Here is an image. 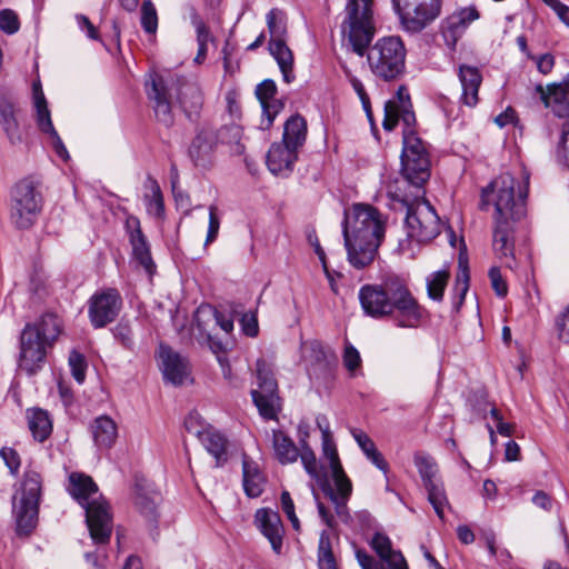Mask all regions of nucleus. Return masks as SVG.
I'll return each mask as SVG.
<instances>
[{"label": "nucleus", "instance_id": "6ab92c4d", "mask_svg": "<svg viewBox=\"0 0 569 569\" xmlns=\"http://www.w3.org/2000/svg\"><path fill=\"white\" fill-rule=\"evenodd\" d=\"M159 357L161 360L160 369L166 381L173 386H182L192 381L187 358L162 343L159 347Z\"/></svg>", "mask_w": 569, "mask_h": 569}, {"label": "nucleus", "instance_id": "37998d69", "mask_svg": "<svg viewBox=\"0 0 569 569\" xmlns=\"http://www.w3.org/2000/svg\"><path fill=\"white\" fill-rule=\"evenodd\" d=\"M33 108L36 111V123L40 132L48 136L57 131L51 119L48 101L42 102L40 100V102L33 103Z\"/></svg>", "mask_w": 569, "mask_h": 569}, {"label": "nucleus", "instance_id": "49530a36", "mask_svg": "<svg viewBox=\"0 0 569 569\" xmlns=\"http://www.w3.org/2000/svg\"><path fill=\"white\" fill-rule=\"evenodd\" d=\"M201 315L212 316L214 321H216V325L219 326L226 333H230L233 330V320H232V318L229 315H227V313H224L222 311H219L214 307H211V306H200L197 309V319Z\"/></svg>", "mask_w": 569, "mask_h": 569}, {"label": "nucleus", "instance_id": "4d7b16f0", "mask_svg": "<svg viewBox=\"0 0 569 569\" xmlns=\"http://www.w3.org/2000/svg\"><path fill=\"white\" fill-rule=\"evenodd\" d=\"M342 359L345 367L351 372L361 365L360 353L351 343L346 345Z\"/></svg>", "mask_w": 569, "mask_h": 569}, {"label": "nucleus", "instance_id": "dca6fc26", "mask_svg": "<svg viewBox=\"0 0 569 569\" xmlns=\"http://www.w3.org/2000/svg\"><path fill=\"white\" fill-rule=\"evenodd\" d=\"M122 308V297L116 288L94 292L88 301V317L94 329L113 322Z\"/></svg>", "mask_w": 569, "mask_h": 569}, {"label": "nucleus", "instance_id": "aec40b11", "mask_svg": "<svg viewBox=\"0 0 569 569\" xmlns=\"http://www.w3.org/2000/svg\"><path fill=\"white\" fill-rule=\"evenodd\" d=\"M126 229L132 248V258L146 273L153 276L157 267L151 256L149 242L141 230L139 219L129 217L126 220Z\"/></svg>", "mask_w": 569, "mask_h": 569}, {"label": "nucleus", "instance_id": "58836bf2", "mask_svg": "<svg viewBox=\"0 0 569 569\" xmlns=\"http://www.w3.org/2000/svg\"><path fill=\"white\" fill-rule=\"evenodd\" d=\"M448 280L449 271L446 269L430 273L426 280L428 297L433 301H442Z\"/></svg>", "mask_w": 569, "mask_h": 569}, {"label": "nucleus", "instance_id": "412c9836", "mask_svg": "<svg viewBox=\"0 0 569 569\" xmlns=\"http://www.w3.org/2000/svg\"><path fill=\"white\" fill-rule=\"evenodd\" d=\"M218 134L209 127L199 129L192 139L188 156L194 166L208 168L211 166L218 146Z\"/></svg>", "mask_w": 569, "mask_h": 569}, {"label": "nucleus", "instance_id": "79ce46f5", "mask_svg": "<svg viewBox=\"0 0 569 569\" xmlns=\"http://www.w3.org/2000/svg\"><path fill=\"white\" fill-rule=\"evenodd\" d=\"M218 142L226 144H234V151L241 153L244 149L242 144H240V140L242 137V128L237 123L224 124L218 131Z\"/></svg>", "mask_w": 569, "mask_h": 569}, {"label": "nucleus", "instance_id": "4be33fe9", "mask_svg": "<svg viewBox=\"0 0 569 569\" xmlns=\"http://www.w3.org/2000/svg\"><path fill=\"white\" fill-rule=\"evenodd\" d=\"M17 99L7 89L0 90V127L13 146L23 142V134L17 118Z\"/></svg>", "mask_w": 569, "mask_h": 569}, {"label": "nucleus", "instance_id": "cd10ccee", "mask_svg": "<svg viewBox=\"0 0 569 569\" xmlns=\"http://www.w3.org/2000/svg\"><path fill=\"white\" fill-rule=\"evenodd\" d=\"M380 560L386 563L387 569H409L408 563L400 551L392 549L390 538L381 532H376L370 541Z\"/></svg>", "mask_w": 569, "mask_h": 569}, {"label": "nucleus", "instance_id": "2eb2a0df", "mask_svg": "<svg viewBox=\"0 0 569 569\" xmlns=\"http://www.w3.org/2000/svg\"><path fill=\"white\" fill-rule=\"evenodd\" d=\"M302 359L311 381L328 387L335 379L337 358L319 340L305 341L301 345Z\"/></svg>", "mask_w": 569, "mask_h": 569}, {"label": "nucleus", "instance_id": "0eeeda50", "mask_svg": "<svg viewBox=\"0 0 569 569\" xmlns=\"http://www.w3.org/2000/svg\"><path fill=\"white\" fill-rule=\"evenodd\" d=\"M62 330V322L54 313H44L36 322L27 323L20 333L18 367L27 376L39 372Z\"/></svg>", "mask_w": 569, "mask_h": 569}, {"label": "nucleus", "instance_id": "8fccbe9b", "mask_svg": "<svg viewBox=\"0 0 569 569\" xmlns=\"http://www.w3.org/2000/svg\"><path fill=\"white\" fill-rule=\"evenodd\" d=\"M469 288L468 269L465 267L461 272L457 274L453 286V307L458 310L465 301L466 293Z\"/></svg>", "mask_w": 569, "mask_h": 569}, {"label": "nucleus", "instance_id": "13d9d810", "mask_svg": "<svg viewBox=\"0 0 569 569\" xmlns=\"http://www.w3.org/2000/svg\"><path fill=\"white\" fill-rule=\"evenodd\" d=\"M220 229V218L217 214V207L210 206L209 207V223H208V232L204 244H209L213 242L219 233Z\"/></svg>", "mask_w": 569, "mask_h": 569}, {"label": "nucleus", "instance_id": "c756f323", "mask_svg": "<svg viewBox=\"0 0 569 569\" xmlns=\"http://www.w3.org/2000/svg\"><path fill=\"white\" fill-rule=\"evenodd\" d=\"M266 477L259 465L247 455L242 456V486L249 498H257L263 492Z\"/></svg>", "mask_w": 569, "mask_h": 569}, {"label": "nucleus", "instance_id": "6e6552de", "mask_svg": "<svg viewBox=\"0 0 569 569\" xmlns=\"http://www.w3.org/2000/svg\"><path fill=\"white\" fill-rule=\"evenodd\" d=\"M71 497L84 509L86 522L94 543H107L112 532V517L108 502L102 499L91 477L72 472L67 488Z\"/></svg>", "mask_w": 569, "mask_h": 569}, {"label": "nucleus", "instance_id": "603ef678", "mask_svg": "<svg viewBox=\"0 0 569 569\" xmlns=\"http://www.w3.org/2000/svg\"><path fill=\"white\" fill-rule=\"evenodd\" d=\"M20 29L18 14L11 9L0 10V30L6 34H14Z\"/></svg>", "mask_w": 569, "mask_h": 569}, {"label": "nucleus", "instance_id": "f3484780", "mask_svg": "<svg viewBox=\"0 0 569 569\" xmlns=\"http://www.w3.org/2000/svg\"><path fill=\"white\" fill-rule=\"evenodd\" d=\"M479 11L475 6L460 8L440 22V33L448 49L456 50L458 41L463 37L469 26L478 20Z\"/></svg>", "mask_w": 569, "mask_h": 569}, {"label": "nucleus", "instance_id": "bf43d9fd", "mask_svg": "<svg viewBox=\"0 0 569 569\" xmlns=\"http://www.w3.org/2000/svg\"><path fill=\"white\" fill-rule=\"evenodd\" d=\"M558 337L565 343H569V305L556 318Z\"/></svg>", "mask_w": 569, "mask_h": 569}, {"label": "nucleus", "instance_id": "e2e57ef3", "mask_svg": "<svg viewBox=\"0 0 569 569\" xmlns=\"http://www.w3.org/2000/svg\"><path fill=\"white\" fill-rule=\"evenodd\" d=\"M530 60H532L536 63L537 70L543 76L549 74L552 71L556 63V59L551 53H543L539 56L533 54V57Z\"/></svg>", "mask_w": 569, "mask_h": 569}, {"label": "nucleus", "instance_id": "9d476101", "mask_svg": "<svg viewBox=\"0 0 569 569\" xmlns=\"http://www.w3.org/2000/svg\"><path fill=\"white\" fill-rule=\"evenodd\" d=\"M42 478L36 470H26L20 488L13 497L16 530L19 536H29L38 523Z\"/></svg>", "mask_w": 569, "mask_h": 569}, {"label": "nucleus", "instance_id": "338daca9", "mask_svg": "<svg viewBox=\"0 0 569 569\" xmlns=\"http://www.w3.org/2000/svg\"><path fill=\"white\" fill-rule=\"evenodd\" d=\"M242 331L248 337H256L259 332L257 316L252 312L244 313L240 320Z\"/></svg>", "mask_w": 569, "mask_h": 569}, {"label": "nucleus", "instance_id": "09e8293b", "mask_svg": "<svg viewBox=\"0 0 569 569\" xmlns=\"http://www.w3.org/2000/svg\"><path fill=\"white\" fill-rule=\"evenodd\" d=\"M68 362L72 377L78 383H82L84 381L87 370V361L84 356L78 350L73 349L69 353Z\"/></svg>", "mask_w": 569, "mask_h": 569}, {"label": "nucleus", "instance_id": "de8ad7c7", "mask_svg": "<svg viewBox=\"0 0 569 569\" xmlns=\"http://www.w3.org/2000/svg\"><path fill=\"white\" fill-rule=\"evenodd\" d=\"M136 506L139 509L140 513L147 519V521L157 527L158 523V513L156 502L152 498L146 496L144 493L137 492Z\"/></svg>", "mask_w": 569, "mask_h": 569}, {"label": "nucleus", "instance_id": "4c0bfd02", "mask_svg": "<svg viewBox=\"0 0 569 569\" xmlns=\"http://www.w3.org/2000/svg\"><path fill=\"white\" fill-rule=\"evenodd\" d=\"M413 460L425 487L439 481L437 478L438 466L432 457L429 455L417 453L415 455Z\"/></svg>", "mask_w": 569, "mask_h": 569}, {"label": "nucleus", "instance_id": "423d86ee", "mask_svg": "<svg viewBox=\"0 0 569 569\" xmlns=\"http://www.w3.org/2000/svg\"><path fill=\"white\" fill-rule=\"evenodd\" d=\"M420 191L408 194L398 182L388 186L387 194L391 207L405 210L406 239L400 240L399 250L413 253V244H423L433 240L441 232V222L435 208L427 200L419 199Z\"/></svg>", "mask_w": 569, "mask_h": 569}, {"label": "nucleus", "instance_id": "e433bc0d", "mask_svg": "<svg viewBox=\"0 0 569 569\" xmlns=\"http://www.w3.org/2000/svg\"><path fill=\"white\" fill-rule=\"evenodd\" d=\"M146 188L150 190V193L144 196L148 213L157 218H162L164 214V202L158 181L151 176H148L146 180Z\"/></svg>", "mask_w": 569, "mask_h": 569}, {"label": "nucleus", "instance_id": "774afa93", "mask_svg": "<svg viewBox=\"0 0 569 569\" xmlns=\"http://www.w3.org/2000/svg\"><path fill=\"white\" fill-rule=\"evenodd\" d=\"M546 6L555 11L559 20L569 27V7L560 0H541Z\"/></svg>", "mask_w": 569, "mask_h": 569}, {"label": "nucleus", "instance_id": "a878e982", "mask_svg": "<svg viewBox=\"0 0 569 569\" xmlns=\"http://www.w3.org/2000/svg\"><path fill=\"white\" fill-rule=\"evenodd\" d=\"M458 78L461 84L460 102L467 107H476L479 101V88L482 82V74L478 67L460 64Z\"/></svg>", "mask_w": 569, "mask_h": 569}, {"label": "nucleus", "instance_id": "69168bd1", "mask_svg": "<svg viewBox=\"0 0 569 569\" xmlns=\"http://www.w3.org/2000/svg\"><path fill=\"white\" fill-rule=\"evenodd\" d=\"M356 558L361 569H387L386 563H383L382 561H376L373 557H371L365 550H356Z\"/></svg>", "mask_w": 569, "mask_h": 569}, {"label": "nucleus", "instance_id": "7c9ffc66", "mask_svg": "<svg viewBox=\"0 0 569 569\" xmlns=\"http://www.w3.org/2000/svg\"><path fill=\"white\" fill-rule=\"evenodd\" d=\"M271 442L274 457L279 463L290 465L298 460L300 448H298L291 437L283 430L272 429Z\"/></svg>", "mask_w": 569, "mask_h": 569}, {"label": "nucleus", "instance_id": "ea45409f", "mask_svg": "<svg viewBox=\"0 0 569 569\" xmlns=\"http://www.w3.org/2000/svg\"><path fill=\"white\" fill-rule=\"evenodd\" d=\"M319 569H338L327 530L321 531L318 546Z\"/></svg>", "mask_w": 569, "mask_h": 569}, {"label": "nucleus", "instance_id": "a211bd4d", "mask_svg": "<svg viewBox=\"0 0 569 569\" xmlns=\"http://www.w3.org/2000/svg\"><path fill=\"white\" fill-rule=\"evenodd\" d=\"M535 96L556 117L569 119V78L561 82L548 83L546 87L541 83L536 84Z\"/></svg>", "mask_w": 569, "mask_h": 569}, {"label": "nucleus", "instance_id": "20e7f679", "mask_svg": "<svg viewBox=\"0 0 569 569\" xmlns=\"http://www.w3.org/2000/svg\"><path fill=\"white\" fill-rule=\"evenodd\" d=\"M358 297L366 316L390 317L399 328H417L423 318L425 309L398 277L388 278L381 284H363Z\"/></svg>", "mask_w": 569, "mask_h": 569}, {"label": "nucleus", "instance_id": "c9c22d12", "mask_svg": "<svg viewBox=\"0 0 569 569\" xmlns=\"http://www.w3.org/2000/svg\"><path fill=\"white\" fill-rule=\"evenodd\" d=\"M28 426L34 440L43 442L52 432V423L46 410L28 411Z\"/></svg>", "mask_w": 569, "mask_h": 569}, {"label": "nucleus", "instance_id": "bb28decb", "mask_svg": "<svg viewBox=\"0 0 569 569\" xmlns=\"http://www.w3.org/2000/svg\"><path fill=\"white\" fill-rule=\"evenodd\" d=\"M298 150L282 142L272 143L267 153V166L273 174L291 172L298 159Z\"/></svg>", "mask_w": 569, "mask_h": 569}, {"label": "nucleus", "instance_id": "b1692460", "mask_svg": "<svg viewBox=\"0 0 569 569\" xmlns=\"http://www.w3.org/2000/svg\"><path fill=\"white\" fill-rule=\"evenodd\" d=\"M254 518L259 530L269 540L272 550L277 555L281 553L284 529L278 512L261 508L257 510Z\"/></svg>", "mask_w": 569, "mask_h": 569}, {"label": "nucleus", "instance_id": "864d4df0", "mask_svg": "<svg viewBox=\"0 0 569 569\" xmlns=\"http://www.w3.org/2000/svg\"><path fill=\"white\" fill-rule=\"evenodd\" d=\"M190 19L191 24L196 30L197 43L208 44V42L213 41V37L211 36L208 26L197 11H192Z\"/></svg>", "mask_w": 569, "mask_h": 569}, {"label": "nucleus", "instance_id": "3c124183", "mask_svg": "<svg viewBox=\"0 0 569 569\" xmlns=\"http://www.w3.org/2000/svg\"><path fill=\"white\" fill-rule=\"evenodd\" d=\"M558 161L569 168V118L561 126V136L557 146Z\"/></svg>", "mask_w": 569, "mask_h": 569}, {"label": "nucleus", "instance_id": "680f3d73", "mask_svg": "<svg viewBox=\"0 0 569 569\" xmlns=\"http://www.w3.org/2000/svg\"><path fill=\"white\" fill-rule=\"evenodd\" d=\"M489 278L491 281L492 289L497 293V296L503 298L508 293V286L503 280L500 269L498 267H492L489 270Z\"/></svg>", "mask_w": 569, "mask_h": 569}, {"label": "nucleus", "instance_id": "393cba45", "mask_svg": "<svg viewBox=\"0 0 569 569\" xmlns=\"http://www.w3.org/2000/svg\"><path fill=\"white\" fill-rule=\"evenodd\" d=\"M316 426L321 432V451L322 459L328 461L332 469L336 478H342V465L339 459L337 446L330 430V422L326 415L319 413L316 417Z\"/></svg>", "mask_w": 569, "mask_h": 569}, {"label": "nucleus", "instance_id": "473e14b6", "mask_svg": "<svg viewBox=\"0 0 569 569\" xmlns=\"http://www.w3.org/2000/svg\"><path fill=\"white\" fill-rule=\"evenodd\" d=\"M178 101L186 116L192 120L197 118L203 106V94L194 83H183L178 91Z\"/></svg>", "mask_w": 569, "mask_h": 569}, {"label": "nucleus", "instance_id": "5701e85b", "mask_svg": "<svg viewBox=\"0 0 569 569\" xmlns=\"http://www.w3.org/2000/svg\"><path fill=\"white\" fill-rule=\"evenodd\" d=\"M277 84L272 79H266L260 82L256 88V96L262 108L263 129H269L276 117L281 112L284 107L282 100L276 98Z\"/></svg>", "mask_w": 569, "mask_h": 569}, {"label": "nucleus", "instance_id": "a19ab883", "mask_svg": "<svg viewBox=\"0 0 569 569\" xmlns=\"http://www.w3.org/2000/svg\"><path fill=\"white\" fill-rule=\"evenodd\" d=\"M428 492V500L440 519L445 517V508L448 506V498L443 483L439 480L425 487Z\"/></svg>", "mask_w": 569, "mask_h": 569}, {"label": "nucleus", "instance_id": "f704fd0d", "mask_svg": "<svg viewBox=\"0 0 569 569\" xmlns=\"http://www.w3.org/2000/svg\"><path fill=\"white\" fill-rule=\"evenodd\" d=\"M307 137V121L300 114L291 116L283 126L282 143L298 150Z\"/></svg>", "mask_w": 569, "mask_h": 569}, {"label": "nucleus", "instance_id": "5fc2aeb1", "mask_svg": "<svg viewBox=\"0 0 569 569\" xmlns=\"http://www.w3.org/2000/svg\"><path fill=\"white\" fill-rule=\"evenodd\" d=\"M280 502L282 511L286 513L287 518L290 520L292 528L298 531L300 529V522L295 511L293 500L288 491H282L280 496Z\"/></svg>", "mask_w": 569, "mask_h": 569}, {"label": "nucleus", "instance_id": "1a4fd4ad", "mask_svg": "<svg viewBox=\"0 0 569 569\" xmlns=\"http://www.w3.org/2000/svg\"><path fill=\"white\" fill-rule=\"evenodd\" d=\"M299 458L306 472L315 480L325 496L335 506L338 518L348 523L351 520L347 502L352 492V483L342 469V478H336L331 465L321 458L319 462L306 439L299 441Z\"/></svg>", "mask_w": 569, "mask_h": 569}, {"label": "nucleus", "instance_id": "0e129e2a", "mask_svg": "<svg viewBox=\"0 0 569 569\" xmlns=\"http://www.w3.org/2000/svg\"><path fill=\"white\" fill-rule=\"evenodd\" d=\"M350 433L353 437L355 441L366 455L368 451H370L372 448L376 447L373 440L361 429L359 428H351Z\"/></svg>", "mask_w": 569, "mask_h": 569}, {"label": "nucleus", "instance_id": "f257e3e1", "mask_svg": "<svg viewBox=\"0 0 569 569\" xmlns=\"http://www.w3.org/2000/svg\"><path fill=\"white\" fill-rule=\"evenodd\" d=\"M342 22L352 51L366 56L367 66L377 81L395 82L406 72L407 49L399 36H385L370 46L376 26L373 0H347Z\"/></svg>", "mask_w": 569, "mask_h": 569}, {"label": "nucleus", "instance_id": "9b49d317", "mask_svg": "<svg viewBox=\"0 0 569 569\" xmlns=\"http://www.w3.org/2000/svg\"><path fill=\"white\" fill-rule=\"evenodd\" d=\"M401 29L419 33L433 22L442 9V0H391Z\"/></svg>", "mask_w": 569, "mask_h": 569}, {"label": "nucleus", "instance_id": "c03bdc74", "mask_svg": "<svg viewBox=\"0 0 569 569\" xmlns=\"http://www.w3.org/2000/svg\"><path fill=\"white\" fill-rule=\"evenodd\" d=\"M113 338L127 350H134V335L128 321H119L112 329Z\"/></svg>", "mask_w": 569, "mask_h": 569}, {"label": "nucleus", "instance_id": "ddd939ff", "mask_svg": "<svg viewBox=\"0 0 569 569\" xmlns=\"http://www.w3.org/2000/svg\"><path fill=\"white\" fill-rule=\"evenodd\" d=\"M258 388L251 390V397L260 416L266 420H277L281 410L278 383L273 369L264 359L256 362Z\"/></svg>", "mask_w": 569, "mask_h": 569}, {"label": "nucleus", "instance_id": "4468645a", "mask_svg": "<svg viewBox=\"0 0 569 569\" xmlns=\"http://www.w3.org/2000/svg\"><path fill=\"white\" fill-rule=\"evenodd\" d=\"M42 208V197L33 182L24 179L16 183L11 192V222L18 229L33 226Z\"/></svg>", "mask_w": 569, "mask_h": 569}, {"label": "nucleus", "instance_id": "052dcab7", "mask_svg": "<svg viewBox=\"0 0 569 569\" xmlns=\"http://www.w3.org/2000/svg\"><path fill=\"white\" fill-rule=\"evenodd\" d=\"M0 457L3 459L10 472L17 475L21 465L19 453L12 448L4 447L0 449Z\"/></svg>", "mask_w": 569, "mask_h": 569}, {"label": "nucleus", "instance_id": "c85d7f7f", "mask_svg": "<svg viewBox=\"0 0 569 569\" xmlns=\"http://www.w3.org/2000/svg\"><path fill=\"white\" fill-rule=\"evenodd\" d=\"M90 432L93 443L99 450L110 449L118 438L117 423L107 415L97 417L90 423Z\"/></svg>", "mask_w": 569, "mask_h": 569}, {"label": "nucleus", "instance_id": "f8f14e48", "mask_svg": "<svg viewBox=\"0 0 569 569\" xmlns=\"http://www.w3.org/2000/svg\"><path fill=\"white\" fill-rule=\"evenodd\" d=\"M266 20L270 34L268 50L277 61L283 80L290 83L295 79L293 56L287 46L286 16L281 10L273 8L267 13Z\"/></svg>", "mask_w": 569, "mask_h": 569}, {"label": "nucleus", "instance_id": "2f4dec72", "mask_svg": "<svg viewBox=\"0 0 569 569\" xmlns=\"http://www.w3.org/2000/svg\"><path fill=\"white\" fill-rule=\"evenodd\" d=\"M196 432L206 450L216 459V467H222L228 460L227 438L216 430H197Z\"/></svg>", "mask_w": 569, "mask_h": 569}, {"label": "nucleus", "instance_id": "f03ea898", "mask_svg": "<svg viewBox=\"0 0 569 569\" xmlns=\"http://www.w3.org/2000/svg\"><path fill=\"white\" fill-rule=\"evenodd\" d=\"M529 191V174L522 171V182L516 181L509 172L496 177L482 188L479 208L488 211L493 207L492 247L501 263L515 269V222L526 213V199Z\"/></svg>", "mask_w": 569, "mask_h": 569}, {"label": "nucleus", "instance_id": "7ed1b4c3", "mask_svg": "<svg viewBox=\"0 0 569 569\" xmlns=\"http://www.w3.org/2000/svg\"><path fill=\"white\" fill-rule=\"evenodd\" d=\"M382 127L392 131L399 122L402 123L401 176L397 181L402 190L412 187L421 191L423 183L430 177V154L428 144L416 132V114L412 108L408 88L399 86L395 96L385 103Z\"/></svg>", "mask_w": 569, "mask_h": 569}, {"label": "nucleus", "instance_id": "72a5a7b5", "mask_svg": "<svg viewBox=\"0 0 569 569\" xmlns=\"http://www.w3.org/2000/svg\"><path fill=\"white\" fill-rule=\"evenodd\" d=\"M147 93L149 99L154 102L153 109L158 121L170 126L172 123L171 104L162 81L153 79Z\"/></svg>", "mask_w": 569, "mask_h": 569}, {"label": "nucleus", "instance_id": "39448f33", "mask_svg": "<svg viewBox=\"0 0 569 569\" xmlns=\"http://www.w3.org/2000/svg\"><path fill=\"white\" fill-rule=\"evenodd\" d=\"M386 220L379 210L370 204L357 203L352 208V219L345 216L342 234L349 263L363 269L376 259L385 238Z\"/></svg>", "mask_w": 569, "mask_h": 569}, {"label": "nucleus", "instance_id": "a18cd8bd", "mask_svg": "<svg viewBox=\"0 0 569 569\" xmlns=\"http://www.w3.org/2000/svg\"><path fill=\"white\" fill-rule=\"evenodd\" d=\"M140 23L144 32L153 34L158 29V14L150 0L142 2L140 10Z\"/></svg>", "mask_w": 569, "mask_h": 569}, {"label": "nucleus", "instance_id": "6e6d98bb", "mask_svg": "<svg viewBox=\"0 0 569 569\" xmlns=\"http://www.w3.org/2000/svg\"><path fill=\"white\" fill-rule=\"evenodd\" d=\"M342 70H343L346 79L348 80V82L350 83V86L352 87V89L355 90L357 96L359 97L360 101L368 103L369 94L367 93L362 81L356 74H353L352 71L348 67H343Z\"/></svg>", "mask_w": 569, "mask_h": 569}]
</instances>
